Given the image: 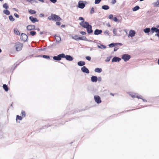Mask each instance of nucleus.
I'll return each instance as SVG.
<instances>
[{
    "mask_svg": "<svg viewBox=\"0 0 159 159\" xmlns=\"http://www.w3.org/2000/svg\"><path fill=\"white\" fill-rule=\"evenodd\" d=\"M53 59L57 61H60L62 58H65L66 60L68 61H72L73 60V57L70 55H66L64 53H61L58 55L57 56H54L53 57Z\"/></svg>",
    "mask_w": 159,
    "mask_h": 159,
    "instance_id": "f257e3e1",
    "label": "nucleus"
},
{
    "mask_svg": "<svg viewBox=\"0 0 159 159\" xmlns=\"http://www.w3.org/2000/svg\"><path fill=\"white\" fill-rule=\"evenodd\" d=\"M128 93L132 98H137L138 99H141L143 100V102H147V100L143 99L142 96L139 95L137 93H134L132 92H129Z\"/></svg>",
    "mask_w": 159,
    "mask_h": 159,
    "instance_id": "f03ea898",
    "label": "nucleus"
},
{
    "mask_svg": "<svg viewBox=\"0 0 159 159\" xmlns=\"http://www.w3.org/2000/svg\"><path fill=\"white\" fill-rule=\"evenodd\" d=\"M48 19L49 20H52L54 21H59L61 20V19L59 16L52 13L51 14V16L48 17Z\"/></svg>",
    "mask_w": 159,
    "mask_h": 159,
    "instance_id": "7ed1b4c3",
    "label": "nucleus"
},
{
    "mask_svg": "<svg viewBox=\"0 0 159 159\" xmlns=\"http://www.w3.org/2000/svg\"><path fill=\"white\" fill-rule=\"evenodd\" d=\"M86 24L83 26L82 27L86 28L89 34H90L93 32L92 29V26L89 24V23H86Z\"/></svg>",
    "mask_w": 159,
    "mask_h": 159,
    "instance_id": "20e7f679",
    "label": "nucleus"
},
{
    "mask_svg": "<svg viewBox=\"0 0 159 159\" xmlns=\"http://www.w3.org/2000/svg\"><path fill=\"white\" fill-rule=\"evenodd\" d=\"M16 50L17 51H20L23 47V44L19 42H17L15 45Z\"/></svg>",
    "mask_w": 159,
    "mask_h": 159,
    "instance_id": "39448f33",
    "label": "nucleus"
},
{
    "mask_svg": "<svg viewBox=\"0 0 159 159\" xmlns=\"http://www.w3.org/2000/svg\"><path fill=\"white\" fill-rule=\"evenodd\" d=\"M130 58L131 56L130 55L127 54H125L122 55L121 58L122 59H123L126 62L129 61Z\"/></svg>",
    "mask_w": 159,
    "mask_h": 159,
    "instance_id": "423d86ee",
    "label": "nucleus"
},
{
    "mask_svg": "<svg viewBox=\"0 0 159 159\" xmlns=\"http://www.w3.org/2000/svg\"><path fill=\"white\" fill-rule=\"evenodd\" d=\"M28 37L27 35L24 33H22L21 34L20 39L21 40L26 42L27 41Z\"/></svg>",
    "mask_w": 159,
    "mask_h": 159,
    "instance_id": "0eeeda50",
    "label": "nucleus"
},
{
    "mask_svg": "<svg viewBox=\"0 0 159 159\" xmlns=\"http://www.w3.org/2000/svg\"><path fill=\"white\" fill-rule=\"evenodd\" d=\"M79 20H82V21L80 23V25L82 27L86 24V23H88L87 21H85L84 18L82 17H79Z\"/></svg>",
    "mask_w": 159,
    "mask_h": 159,
    "instance_id": "6e6552de",
    "label": "nucleus"
},
{
    "mask_svg": "<svg viewBox=\"0 0 159 159\" xmlns=\"http://www.w3.org/2000/svg\"><path fill=\"white\" fill-rule=\"evenodd\" d=\"M94 99L95 102L98 104H99L102 102L100 97L98 95L94 96Z\"/></svg>",
    "mask_w": 159,
    "mask_h": 159,
    "instance_id": "1a4fd4ad",
    "label": "nucleus"
},
{
    "mask_svg": "<svg viewBox=\"0 0 159 159\" xmlns=\"http://www.w3.org/2000/svg\"><path fill=\"white\" fill-rule=\"evenodd\" d=\"M78 7L81 9H83L85 6V4L82 1H80L78 3Z\"/></svg>",
    "mask_w": 159,
    "mask_h": 159,
    "instance_id": "9d476101",
    "label": "nucleus"
},
{
    "mask_svg": "<svg viewBox=\"0 0 159 159\" xmlns=\"http://www.w3.org/2000/svg\"><path fill=\"white\" fill-rule=\"evenodd\" d=\"M82 71L86 74H89V69L85 66H83L81 68Z\"/></svg>",
    "mask_w": 159,
    "mask_h": 159,
    "instance_id": "9b49d317",
    "label": "nucleus"
},
{
    "mask_svg": "<svg viewBox=\"0 0 159 159\" xmlns=\"http://www.w3.org/2000/svg\"><path fill=\"white\" fill-rule=\"evenodd\" d=\"M29 18L30 20L33 23L39 21V20L36 18L32 16H30Z\"/></svg>",
    "mask_w": 159,
    "mask_h": 159,
    "instance_id": "f8f14e48",
    "label": "nucleus"
},
{
    "mask_svg": "<svg viewBox=\"0 0 159 159\" xmlns=\"http://www.w3.org/2000/svg\"><path fill=\"white\" fill-rule=\"evenodd\" d=\"M136 34L135 31L134 30H130L129 31V34L128 35V37H132L134 36Z\"/></svg>",
    "mask_w": 159,
    "mask_h": 159,
    "instance_id": "ddd939ff",
    "label": "nucleus"
},
{
    "mask_svg": "<svg viewBox=\"0 0 159 159\" xmlns=\"http://www.w3.org/2000/svg\"><path fill=\"white\" fill-rule=\"evenodd\" d=\"M26 28L27 30L31 31L32 30H35V26L34 25H29L27 26Z\"/></svg>",
    "mask_w": 159,
    "mask_h": 159,
    "instance_id": "4468645a",
    "label": "nucleus"
},
{
    "mask_svg": "<svg viewBox=\"0 0 159 159\" xmlns=\"http://www.w3.org/2000/svg\"><path fill=\"white\" fill-rule=\"evenodd\" d=\"M158 31H159V29L155 27H153L151 29V34H152L154 32L157 33Z\"/></svg>",
    "mask_w": 159,
    "mask_h": 159,
    "instance_id": "2eb2a0df",
    "label": "nucleus"
},
{
    "mask_svg": "<svg viewBox=\"0 0 159 159\" xmlns=\"http://www.w3.org/2000/svg\"><path fill=\"white\" fill-rule=\"evenodd\" d=\"M102 32V30L96 29L94 30V34L95 35H98L101 34Z\"/></svg>",
    "mask_w": 159,
    "mask_h": 159,
    "instance_id": "dca6fc26",
    "label": "nucleus"
},
{
    "mask_svg": "<svg viewBox=\"0 0 159 159\" xmlns=\"http://www.w3.org/2000/svg\"><path fill=\"white\" fill-rule=\"evenodd\" d=\"M120 60L121 58L120 57H114L112 58L111 61L112 62H117L120 61Z\"/></svg>",
    "mask_w": 159,
    "mask_h": 159,
    "instance_id": "f3484780",
    "label": "nucleus"
},
{
    "mask_svg": "<svg viewBox=\"0 0 159 159\" xmlns=\"http://www.w3.org/2000/svg\"><path fill=\"white\" fill-rule=\"evenodd\" d=\"M119 45L120 46H121L122 44L121 43H111L109 45L110 48H112L114 47L115 45Z\"/></svg>",
    "mask_w": 159,
    "mask_h": 159,
    "instance_id": "a211bd4d",
    "label": "nucleus"
},
{
    "mask_svg": "<svg viewBox=\"0 0 159 159\" xmlns=\"http://www.w3.org/2000/svg\"><path fill=\"white\" fill-rule=\"evenodd\" d=\"M98 80V77L96 76L93 75L91 77V81L93 82H96Z\"/></svg>",
    "mask_w": 159,
    "mask_h": 159,
    "instance_id": "6ab92c4d",
    "label": "nucleus"
},
{
    "mask_svg": "<svg viewBox=\"0 0 159 159\" xmlns=\"http://www.w3.org/2000/svg\"><path fill=\"white\" fill-rule=\"evenodd\" d=\"M97 45L99 48L102 49V48H106V46L103 44H101L100 43H98Z\"/></svg>",
    "mask_w": 159,
    "mask_h": 159,
    "instance_id": "aec40b11",
    "label": "nucleus"
},
{
    "mask_svg": "<svg viewBox=\"0 0 159 159\" xmlns=\"http://www.w3.org/2000/svg\"><path fill=\"white\" fill-rule=\"evenodd\" d=\"M54 37L55 38L56 42L58 43H60L61 40V37L59 36H56V35L54 36Z\"/></svg>",
    "mask_w": 159,
    "mask_h": 159,
    "instance_id": "412c9836",
    "label": "nucleus"
},
{
    "mask_svg": "<svg viewBox=\"0 0 159 159\" xmlns=\"http://www.w3.org/2000/svg\"><path fill=\"white\" fill-rule=\"evenodd\" d=\"M85 63L84 61H80L78 62L77 65L80 66H83L85 65Z\"/></svg>",
    "mask_w": 159,
    "mask_h": 159,
    "instance_id": "4be33fe9",
    "label": "nucleus"
},
{
    "mask_svg": "<svg viewBox=\"0 0 159 159\" xmlns=\"http://www.w3.org/2000/svg\"><path fill=\"white\" fill-rule=\"evenodd\" d=\"M143 31L146 33H150V34H151V29L149 28H146L143 30Z\"/></svg>",
    "mask_w": 159,
    "mask_h": 159,
    "instance_id": "5701e85b",
    "label": "nucleus"
},
{
    "mask_svg": "<svg viewBox=\"0 0 159 159\" xmlns=\"http://www.w3.org/2000/svg\"><path fill=\"white\" fill-rule=\"evenodd\" d=\"M102 8L104 10H107L110 8V7L108 5H104L102 6Z\"/></svg>",
    "mask_w": 159,
    "mask_h": 159,
    "instance_id": "b1692460",
    "label": "nucleus"
},
{
    "mask_svg": "<svg viewBox=\"0 0 159 159\" xmlns=\"http://www.w3.org/2000/svg\"><path fill=\"white\" fill-rule=\"evenodd\" d=\"M79 40H84V41H88V39L86 38V37L84 36H81V37H79L78 39Z\"/></svg>",
    "mask_w": 159,
    "mask_h": 159,
    "instance_id": "393cba45",
    "label": "nucleus"
},
{
    "mask_svg": "<svg viewBox=\"0 0 159 159\" xmlns=\"http://www.w3.org/2000/svg\"><path fill=\"white\" fill-rule=\"evenodd\" d=\"M79 37H78V35H72L71 38L72 39H75L77 41L79 40L78 39Z\"/></svg>",
    "mask_w": 159,
    "mask_h": 159,
    "instance_id": "a878e982",
    "label": "nucleus"
},
{
    "mask_svg": "<svg viewBox=\"0 0 159 159\" xmlns=\"http://www.w3.org/2000/svg\"><path fill=\"white\" fill-rule=\"evenodd\" d=\"M94 71L95 72L100 73L102 72V70L101 68H96L95 69Z\"/></svg>",
    "mask_w": 159,
    "mask_h": 159,
    "instance_id": "bb28decb",
    "label": "nucleus"
},
{
    "mask_svg": "<svg viewBox=\"0 0 159 159\" xmlns=\"http://www.w3.org/2000/svg\"><path fill=\"white\" fill-rule=\"evenodd\" d=\"M3 88L7 92L9 90V88L7 85L6 84H4L2 86Z\"/></svg>",
    "mask_w": 159,
    "mask_h": 159,
    "instance_id": "cd10ccee",
    "label": "nucleus"
},
{
    "mask_svg": "<svg viewBox=\"0 0 159 159\" xmlns=\"http://www.w3.org/2000/svg\"><path fill=\"white\" fill-rule=\"evenodd\" d=\"M3 13L7 15H9L10 14V11L7 9H5L3 11Z\"/></svg>",
    "mask_w": 159,
    "mask_h": 159,
    "instance_id": "c85d7f7f",
    "label": "nucleus"
},
{
    "mask_svg": "<svg viewBox=\"0 0 159 159\" xmlns=\"http://www.w3.org/2000/svg\"><path fill=\"white\" fill-rule=\"evenodd\" d=\"M139 8L140 7L139 6H136L132 8V10L134 11H136L139 10Z\"/></svg>",
    "mask_w": 159,
    "mask_h": 159,
    "instance_id": "c756f323",
    "label": "nucleus"
},
{
    "mask_svg": "<svg viewBox=\"0 0 159 159\" xmlns=\"http://www.w3.org/2000/svg\"><path fill=\"white\" fill-rule=\"evenodd\" d=\"M14 33L17 35H20V33L19 31L16 29L14 30Z\"/></svg>",
    "mask_w": 159,
    "mask_h": 159,
    "instance_id": "7c9ffc66",
    "label": "nucleus"
},
{
    "mask_svg": "<svg viewBox=\"0 0 159 159\" xmlns=\"http://www.w3.org/2000/svg\"><path fill=\"white\" fill-rule=\"evenodd\" d=\"M154 6L157 7H159V0H157V1L153 3Z\"/></svg>",
    "mask_w": 159,
    "mask_h": 159,
    "instance_id": "2f4dec72",
    "label": "nucleus"
},
{
    "mask_svg": "<svg viewBox=\"0 0 159 159\" xmlns=\"http://www.w3.org/2000/svg\"><path fill=\"white\" fill-rule=\"evenodd\" d=\"M29 12L32 14H35L36 13V12L34 10L32 9H30L29 10Z\"/></svg>",
    "mask_w": 159,
    "mask_h": 159,
    "instance_id": "473e14b6",
    "label": "nucleus"
},
{
    "mask_svg": "<svg viewBox=\"0 0 159 159\" xmlns=\"http://www.w3.org/2000/svg\"><path fill=\"white\" fill-rule=\"evenodd\" d=\"M9 18L10 20L11 21H13L15 20V19L13 17L12 15H10L9 16Z\"/></svg>",
    "mask_w": 159,
    "mask_h": 159,
    "instance_id": "72a5a7b5",
    "label": "nucleus"
},
{
    "mask_svg": "<svg viewBox=\"0 0 159 159\" xmlns=\"http://www.w3.org/2000/svg\"><path fill=\"white\" fill-rule=\"evenodd\" d=\"M3 7L6 9H7L9 8V6L7 3H5L3 5Z\"/></svg>",
    "mask_w": 159,
    "mask_h": 159,
    "instance_id": "f704fd0d",
    "label": "nucleus"
},
{
    "mask_svg": "<svg viewBox=\"0 0 159 159\" xmlns=\"http://www.w3.org/2000/svg\"><path fill=\"white\" fill-rule=\"evenodd\" d=\"M30 34L32 36H34L36 34V32L35 31H32L30 32Z\"/></svg>",
    "mask_w": 159,
    "mask_h": 159,
    "instance_id": "c9c22d12",
    "label": "nucleus"
},
{
    "mask_svg": "<svg viewBox=\"0 0 159 159\" xmlns=\"http://www.w3.org/2000/svg\"><path fill=\"white\" fill-rule=\"evenodd\" d=\"M22 119V118L21 116L17 115L16 116V120H21Z\"/></svg>",
    "mask_w": 159,
    "mask_h": 159,
    "instance_id": "e433bc0d",
    "label": "nucleus"
},
{
    "mask_svg": "<svg viewBox=\"0 0 159 159\" xmlns=\"http://www.w3.org/2000/svg\"><path fill=\"white\" fill-rule=\"evenodd\" d=\"M42 57L44 58L48 59H50V56L48 55H42Z\"/></svg>",
    "mask_w": 159,
    "mask_h": 159,
    "instance_id": "4c0bfd02",
    "label": "nucleus"
},
{
    "mask_svg": "<svg viewBox=\"0 0 159 159\" xmlns=\"http://www.w3.org/2000/svg\"><path fill=\"white\" fill-rule=\"evenodd\" d=\"M102 0H95V3L96 4H98L100 3Z\"/></svg>",
    "mask_w": 159,
    "mask_h": 159,
    "instance_id": "58836bf2",
    "label": "nucleus"
},
{
    "mask_svg": "<svg viewBox=\"0 0 159 159\" xmlns=\"http://www.w3.org/2000/svg\"><path fill=\"white\" fill-rule=\"evenodd\" d=\"M94 8L93 7H92L91 8L90 13L91 14H92L94 12Z\"/></svg>",
    "mask_w": 159,
    "mask_h": 159,
    "instance_id": "ea45409f",
    "label": "nucleus"
},
{
    "mask_svg": "<svg viewBox=\"0 0 159 159\" xmlns=\"http://www.w3.org/2000/svg\"><path fill=\"white\" fill-rule=\"evenodd\" d=\"M113 34L116 35H117V30L116 29H114L113 30Z\"/></svg>",
    "mask_w": 159,
    "mask_h": 159,
    "instance_id": "a19ab883",
    "label": "nucleus"
},
{
    "mask_svg": "<svg viewBox=\"0 0 159 159\" xmlns=\"http://www.w3.org/2000/svg\"><path fill=\"white\" fill-rule=\"evenodd\" d=\"M109 31L108 30H105L104 31V33L106 35H109Z\"/></svg>",
    "mask_w": 159,
    "mask_h": 159,
    "instance_id": "79ce46f5",
    "label": "nucleus"
},
{
    "mask_svg": "<svg viewBox=\"0 0 159 159\" xmlns=\"http://www.w3.org/2000/svg\"><path fill=\"white\" fill-rule=\"evenodd\" d=\"M85 58L86 60H88L89 61H90L91 60V57L90 56H86Z\"/></svg>",
    "mask_w": 159,
    "mask_h": 159,
    "instance_id": "37998d69",
    "label": "nucleus"
},
{
    "mask_svg": "<svg viewBox=\"0 0 159 159\" xmlns=\"http://www.w3.org/2000/svg\"><path fill=\"white\" fill-rule=\"evenodd\" d=\"M111 57H107V58L105 60V61L106 62H109L110 61V60Z\"/></svg>",
    "mask_w": 159,
    "mask_h": 159,
    "instance_id": "c03bdc74",
    "label": "nucleus"
},
{
    "mask_svg": "<svg viewBox=\"0 0 159 159\" xmlns=\"http://www.w3.org/2000/svg\"><path fill=\"white\" fill-rule=\"evenodd\" d=\"M21 115L23 117H25V111H22L21 112Z\"/></svg>",
    "mask_w": 159,
    "mask_h": 159,
    "instance_id": "a18cd8bd",
    "label": "nucleus"
},
{
    "mask_svg": "<svg viewBox=\"0 0 159 159\" xmlns=\"http://www.w3.org/2000/svg\"><path fill=\"white\" fill-rule=\"evenodd\" d=\"M113 15L112 14L108 16V18L110 19L113 18Z\"/></svg>",
    "mask_w": 159,
    "mask_h": 159,
    "instance_id": "49530a36",
    "label": "nucleus"
},
{
    "mask_svg": "<svg viewBox=\"0 0 159 159\" xmlns=\"http://www.w3.org/2000/svg\"><path fill=\"white\" fill-rule=\"evenodd\" d=\"M113 19V20L114 21H115V22H117V21H119L118 20V19L116 17H115Z\"/></svg>",
    "mask_w": 159,
    "mask_h": 159,
    "instance_id": "de8ad7c7",
    "label": "nucleus"
},
{
    "mask_svg": "<svg viewBox=\"0 0 159 159\" xmlns=\"http://www.w3.org/2000/svg\"><path fill=\"white\" fill-rule=\"evenodd\" d=\"M80 33L81 34L83 35H84L86 34V33L84 31H80Z\"/></svg>",
    "mask_w": 159,
    "mask_h": 159,
    "instance_id": "09e8293b",
    "label": "nucleus"
},
{
    "mask_svg": "<svg viewBox=\"0 0 159 159\" xmlns=\"http://www.w3.org/2000/svg\"><path fill=\"white\" fill-rule=\"evenodd\" d=\"M56 25H61V23L59 21L57 22L56 23Z\"/></svg>",
    "mask_w": 159,
    "mask_h": 159,
    "instance_id": "8fccbe9b",
    "label": "nucleus"
},
{
    "mask_svg": "<svg viewBox=\"0 0 159 159\" xmlns=\"http://www.w3.org/2000/svg\"><path fill=\"white\" fill-rule=\"evenodd\" d=\"M51 2L53 3H55L57 2V0H49Z\"/></svg>",
    "mask_w": 159,
    "mask_h": 159,
    "instance_id": "3c124183",
    "label": "nucleus"
},
{
    "mask_svg": "<svg viewBox=\"0 0 159 159\" xmlns=\"http://www.w3.org/2000/svg\"><path fill=\"white\" fill-rule=\"evenodd\" d=\"M14 16L16 18H19V15L17 14V13H15L14 14Z\"/></svg>",
    "mask_w": 159,
    "mask_h": 159,
    "instance_id": "603ef678",
    "label": "nucleus"
},
{
    "mask_svg": "<svg viewBox=\"0 0 159 159\" xmlns=\"http://www.w3.org/2000/svg\"><path fill=\"white\" fill-rule=\"evenodd\" d=\"M157 34H155V36H157L158 37H159V31L157 32Z\"/></svg>",
    "mask_w": 159,
    "mask_h": 159,
    "instance_id": "864d4df0",
    "label": "nucleus"
},
{
    "mask_svg": "<svg viewBox=\"0 0 159 159\" xmlns=\"http://www.w3.org/2000/svg\"><path fill=\"white\" fill-rule=\"evenodd\" d=\"M102 78L101 77H99L98 78V81L100 82L101 81Z\"/></svg>",
    "mask_w": 159,
    "mask_h": 159,
    "instance_id": "5fc2aeb1",
    "label": "nucleus"
},
{
    "mask_svg": "<svg viewBox=\"0 0 159 159\" xmlns=\"http://www.w3.org/2000/svg\"><path fill=\"white\" fill-rule=\"evenodd\" d=\"M44 15L43 14L41 13L39 14V16L40 17H44Z\"/></svg>",
    "mask_w": 159,
    "mask_h": 159,
    "instance_id": "6e6d98bb",
    "label": "nucleus"
},
{
    "mask_svg": "<svg viewBox=\"0 0 159 159\" xmlns=\"http://www.w3.org/2000/svg\"><path fill=\"white\" fill-rule=\"evenodd\" d=\"M116 2V0H112L111 2H112V4H114Z\"/></svg>",
    "mask_w": 159,
    "mask_h": 159,
    "instance_id": "4d7b16f0",
    "label": "nucleus"
},
{
    "mask_svg": "<svg viewBox=\"0 0 159 159\" xmlns=\"http://www.w3.org/2000/svg\"><path fill=\"white\" fill-rule=\"evenodd\" d=\"M118 49V48L115 47L114 49V51L116 52Z\"/></svg>",
    "mask_w": 159,
    "mask_h": 159,
    "instance_id": "13d9d810",
    "label": "nucleus"
},
{
    "mask_svg": "<svg viewBox=\"0 0 159 159\" xmlns=\"http://www.w3.org/2000/svg\"><path fill=\"white\" fill-rule=\"evenodd\" d=\"M19 64H16V63L14 64V65L15 66L14 68V70L15 69V68Z\"/></svg>",
    "mask_w": 159,
    "mask_h": 159,
    "instance_id": "bf43d9fd",
    "label": "nucleus"
},
{
    "mask_svg": "<svg viewBox=\"0 0 159 159\" xmlns=\"http://www.w3.org/2000/svg\"><path fill=\"white\" fill-rule=\"evenodd\" d=\"M39 2H41L43 3L44 2V0H38Z\"/></svg>",
    "mask_w": 159,
    "mask_h": 159,
    "instance_id": "052dcab7",
    "label": "nucleus"
},
{
    "mask_svg": "<svg viewBox=\"0 0 159 159\" xmlns=\"http://www.w3.org/2000/svg\"><path fill=\"white\" fill-rule=\"evenodd\" d=\"M107 25L108 27H111V25H110L109 24H108Z\"/></svg>",
    "mask_w": 159,
    "mask_h": 159,
    "instance_id": "680f3d73",
    "label": "nucleus"
},
{
    "mask_svg": "<svg viewBox=\"0 0 159 159\" xmlns=\"http://www.w3.org/2000/svg\"><path fill=\"white\" fill-rule=\"evenodd\" d=\"M134 110V109H132L131 110H127V111H132Z\"/></svg>",
    "mask_w": 159,
    "mask_h": 159,
    "instance_id": "e2e57ef3",
    "label": "nucleus"
},
{
    "mask_svg": "<svg viewBox=\"0 0 159 159\" xmlns=\"http://www.w3.org/2000/svg\"><path fill=\"white\" fill-rule=\"evenodd\" d=\"M93 50H94V48H90V51H92Z\"/></svg>",
    "mask_w": 159,
    "mask_h": 159,
    "instance_id": "0e129e2a",
    "label": "nucleus"
},
{
    "mask_svg": "<svg viewBox=\"0 0 159 159\" xmlns=\"http://www.w3.org/2000/svg\"><path fill=\"white\" fill-rule=\"evenodd\" d=\"M65 27V25H61V27Z\"/></svg>",
    "mask_w": 159,
    "mask_h": 159,
    "instance_id": "69168bd1",
    "label": "nucleus"
},
{
    "mask_svg": "<svg viewBox=\"0 0 159 159\" xmlns=\"http://www.w3.org/2000/svg\"><path fill=\"white\" fill-rule=\"evenodd\" d=\"M110 94V95H111L112 96H114V94L113 93H111Z\"/></svg>",
    "mask_w": 159,
    "mask_h": 159,
    "instance_id": "338daca9",
    "label": "nucleus"
},
{
    "mask_svg": "<svg viewBox=\"0 0 159 159\" xmlns=\"http://www.w3.org/2000/svg\"><path fill=\"white\" fill-rule=\"evenodd\" d=\"M157 63L159 65V59L158 60Z\"/></svg>",
    "mask_w": 159,
    "mask_h": 159,
    "instance_id": "774afa93",
    "label": "nucleus"
}]
</instances>
